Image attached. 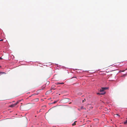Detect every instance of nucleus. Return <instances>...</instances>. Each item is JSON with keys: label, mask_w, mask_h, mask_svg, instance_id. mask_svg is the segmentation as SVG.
<instances>
[{"label": "nucleus", "mask_w": 127, "mask_h": 127, "mask_svg": "<svg viewBox=\"0 0 127 127\" xmlns=\"http://www.w3.org/2000/svg\"><path fill=\"white\" fill-rule=\"evenodd\" d=\"M107 88H102L101 89H100L99 90V92H100L101 93H104V92H105L104 91V90H106L107 89Z\"/></svg>", "instance_id": "obj_1"}, {"label": "nucleus", "mask_w": 127, "mask_h": 127, "mask_svg": "<svg viewBox=\"0 0 127 127\" xmlns=\"http://www.w3.org/2000/svg\"><path fill=\"white\" fill-rule=\"evenodd\" d=\"M70 99L67 98L64 99L63 100L64 102V103H66L69 102L70 101Z\"/></svg>", "instance_id": "obj_2"}, {"label": "nucleus", "mask_w": 127, "mask_h": 127, "mask_svg": "<svg viewBox=\"0 0 127 127\" xmlns=\"http://www.w3.org/2000/svg\"><path fill=\"white\" fill-rule=\"evenodd\" d=\"M52 92V91L51 90H49L46 92L45 93V94L46 95H48L50 93H51Z\"/></svg>", "instance_id": "obj_3"}, {"label": "nucleus", "mask_w": 127, "mask_h": 127, "mask_svg": "<svg viewBox=\"0 0 127 127\" xmlns=\"http://www.w3.org/2000/svg\"><path fill=\"white\" fill-rule=\"evenodd\" d=\"M17 104H13L12 105H9V106L10 107L12 108L15 106Z\"/></svg>", "instance_id": "obj_4"}, {"label": "nucleus", "mask_w": 127, "mask_h": 127, "mask_svg": "<svg viewBox=\"0 0 127 127\" xmlns=\"http://www.w3.org/2000/svg\"><path fill=\"white\" fill-rule=\"evenodd\" d=\"M23 101V99H21L20 100H18L16 102V103H19V102H23L22 101Z\"/></svg>", "instance_id": "obj_5"}, {"label": "nucleus", "mask_w": 127, "mask_h": 127, "mask_svg": "<svg viewBox=\"0 0 127 127\" xmlns=\"http://www.w3.org/2000/svg\"><path fill=\"white\" fill-rule=\"evenodd\" d=\"M39 100V99L38 98H36L33 100V101L34 102H36L38 101Z\"/></svg>", "instance_id": "obj_6"}, {"label": "nucleus", "mask_w": 127, "mask_h": 127, "mask_svg": "<svg viewBox=\"0 0 127 127\" xmlns=\"http://www.w3.org/2000/svg\"><path fill=\"white\" fill-rule=\"evenodd\" d=\"M6 73L5 72H0V74H6Z\"/></svg>", "instance_id": "obj_7"}, {"label": "nucleus", "mask_w": 127, "mask_h": 127, "mask_svg": "<svg viewBox=\"0 0 127 127\" xmlns=\"http://www.w3.org/2000/svg\"><path fill=\"white\" fill-rule=\"evenodd\" d=\"M105 92H104V93H97V95H104V94H105Z\"/></svg>", "instance_id": "obj_8"}, {"label": "nucleus", "mask_w": 127, "mask_h": 127, "mask_svg": "<svg viewBox=\"0 0 127 127\" xmlns=\"http://www.w3.org/2000/svg\"><path fill=\"white\" fill-rule=\"evenodd\" d=\"M55 85H53L52 87H51V90L53 89V88H55Z\"/></svg>", "instance_id": "obj_9"}, {"label": "nucleus", "mask_w": 127, "mask_h": 127, "mask_svg": "<svg viewBox=\"0 0 127 127\" xmlns=\"http://www.w3.org/2000/svg\"><path fill=\"white\" fill-rule=\"evenodd\" d=\"M76 121H75V122L74 123H73L72 124V126H74L75 125H76Z\"/></svg>", "instance_id": "obj_10"}, {"label": "nucleus", "mask_w": 127, "mask_h": 127, "mask_svg": "<svg viewBox=\"0 0 127 127\" xmlns=\"http://www.w3.org/2000/svg\"><path fill=\"white\" fill-rule=\"evenodd\" d=\"M58 101V100L55 101L52 103H56Z\"/></svg>", "instance_id": "obj_11"}, {"label": "nucleus", "mask_w": 127, "mask_h": 127, "mask_svg": "<svg viewBox=\"0 0 127 127\" xmlns=\"http://www.w3.org/2000/svg\"><path fill=\"white\" fill-rule=\"evenodd\" d=\"M124 124H127V120H126L125 121L124 123Z\"/></svg>", "instance_id": "obj_12"}, {"label": "nucleus", "mask_w": 127, "mask_h": 127, "mask_svg": "<svg viewBox=\"0 0 127 127\" xmlns=\"http://www.w3.org/2000/svg\"><path fill=\"white\" fill-rule=\"evenodd\" d=\"M114 115L115 116H118L119 117L120 116L119 114H115Z\"/></svg>", "instance_id": "obj_13"}, {"label": "nucleus", "mask_w": 127, "mask_h": 127, "mask_svg": "<svg viewBox=\"0 0 127 127\" xmlns=\"http://www.w3.org/2000/svg\"><path fill=\"white\" fill-rule=\"evenodd\" d=\"M126 75H127V74H124L123 76H122L121 77H125L126 76Z\"/></svg>", "instance_id": "obj_14"}, {"label": "nucleus", "mask_w": 127, "mask_h": 127, "mask_svg": "<svg viewBox=\"0 0 127 127\" xmlns=\"http://www.w3.org/2000/svg\"><path fill=\"white\" fill-rule=\"evenodd\" d=\"M81 109H84V110H86V108H83V107H81Z\"/></svg>", "instance_id": "obj_15"}, {"label": "nucleus", "mask_w": 127, "mask_h": 127, "mask_svg": "<svg viewBox=\"0 0 127 127\" xmlns=\"http://www.w3.org/2000/svg\"><path fill=\"white\" fill-rule=\"evenodd\" d=\"M86 101V99H84V100H82V102L83 103L84 102Z\"/></svg>", "instance_id": "obj_16"}, {"label": "nucleus", "mask_w": 127, "mask_h": 127, "mask_svg": "<svg viewBox=\"0 0 127 127\" xmlns=\"http://www.w3.org/2000/svg\"><path fill=\"white\" fill-rule=\"evenodd\" d=\"M125 71V70H122V71L120 70V72H123Z\"/></svg>", "instance_id": "obj_17"}, {"label": "nucleus", "mask_w": 127, "mask_h": 127, "mask_svg": "<svg viewBox=\"0 0 127 127\" xmlns=\"http://www.w3.org/2000/svg\"><path fill=\"white\" fill-rule=\"evenodd\" d=\"M56 84H60V83H57Z\"/></svg>", "instance_id": "obj_18"}, {"label": "nucleus", "mask_w": 127, "mask_h": 127, "mask_svg": "<svg viewBox=\"0 0 127 127\" xmlns=\"http://www.w3.org/2000/svg\"><path fill=\"white\" fill-rule=\"evenodd\" d=\"M3 39H1V40H0V41H3Z\"/></svg>", "instance_id": "obj_19"}, {"label": "nucleus", "mask_w": 127, "mask_h": 127, "mask_svg": "<svg viewBox=\"0 0 127 127\" xmlns=\"http://www.w3.org/2000/svg\"><path fill=\"white\" fill-rule=\"evenodd\" d=\"M64 83H60V84H63Z\"/></svg>", "instance_id": "obj_20"}, {"label": "nucleus", "mask_w": 127, "mask_h": 127, "mask_svg": "<svg viewBox=\"0 0 127 127\" xmlns=\"http://www.w3.org/2000/svg\"><path fill=\"white\" fill-rule=\"evenodd\" d=\"M0 59L1 60L2 59L1 57H0Z\"/></svg>", "instance_id": "obj_21"}, {"label": "nucleus", "mask_w": 127, "mask_h": 127, "mask_svg": "<svg viewBox=\"0 0 127 127\" xmlns=\"http://www.w3.org/2000/svg\"><path fill=\"white\" fill-rule=\"evenodd\" d=\"M35 95V94H33V95H31V96H32V95Z\"/></svg>", "instance_id": "obj_22"}, {"label": "nucleus", "mask_w": 127, "mask_h": 127, "mask_svg": "<svg viewBox=\"0 0 127 127\" xmlns=\"http://www.w3.org/2000/svg\"><path fill=\"white\" fill-rule=\"evenodd\" d=\"M15 102V101H12V102Z\"/></svg>", "instance_id": "obj_23"}, {"label": "nucleus", "mask_w": 127, "mask_h": 127, "mask_svg": "<svg viewBox=\"0 0 127 127\" xmlns=\"http://www.w3.org/2000/svg\"><path fill=\"white\" fill-rule=\"evenodd\" d=\"M69 103H71V102H69Z\"/></svg>", "instance_id": "obj_24"}, {"label": "nucleus", "mask_w": 127, "mask_h": 127, "mask_svg": "<svg viewBox=\"0 0 127 127\" xmlns=\"http://www.w3.org/2000/svg\"><path fill=\"white\" fill-rule=\"evenodd\" d=\"M1 67V66H0V67Z\"/></svg>", "instance_id": "obj_25"}, {"label": "nucleus", "mask_w": 127, "mask_h": 127, "mask_svg": "<svg viewBox=\"0 0 127 127\" xmlns=\"http://www.w3.org/2000/svg\"><path fill=\"white\" fill-rule=\"evenodd\" d=\"M126 70H127V69H126Z\"/></svg>", "instance_id": "obj_26"}, {"label": "nucleus", "mask_w": 127, "mask_h": 127, "mask_svg": "<svg viewBox=\"0 0 127 127\" xmlns=\"http://www.w3.org/2000/svg\"><path fill=\"white\" fill-rule=\"evenodd\" d=\"M127 119V118L126 119Z\"/></svg>", "instance_id": "obj_27"}]
</instances>
